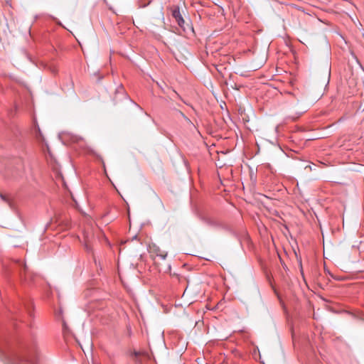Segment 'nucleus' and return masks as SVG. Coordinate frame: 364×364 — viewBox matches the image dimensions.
Returning a JSON list of instances; mask_svg holds the SVG:
<instances>
[{"instance_id": "obj_1", "label": "nucleus", "mask_w": 364, "mask_h": 364, "mask_svg": "<svg viewBox=\"0 0 364 364\" xmlns=\"http://www.w3.org/2000/svg\"><path fill=\"white\" fill-rule=\"evenodd\" d=\"M172 15L175 18L176 21H177L178 24L181 26V27H183V25L184 23V20L180 13V11H179V9L177 8L176 9H174L173 11V13H172Z\"/></svg>"}, {"instance_id": "obj_2", "label": "nucleus", "mask_w": 364, "mask_h": 364, "mask_svg": "<svg viewBox=\"0 0 364 364\" xmlns=\"http://www.w3.org/2000/svg\"><path fill=\"white\" fill-rule=\"evenodd\" d=\"M156 255L158 257H160L161 259H166V257L167 256V252L159 249L157 251Z\"/></svg>"}, {"instance_id": "obj_3", "label": "nucleus", "mask_w": 364, "mask_h": 364, "mask_svg": "<svg viewBox=\"0 0 364 364\" xmlns=\"http://www.w3.org/2000/svg\"><path fill=\"white\" fill-rule=\"evenodd\" d=\"M36 138L38 140H41V141L44 140L42 132L38 127V132L36 133Z\"/></svg>"}, {"instance_id": "obj_4", "label": "nucleus", "mask_w": 364, "mask_h": 364, "mask_svg": "<svg viewBox=\"0 0 364 364\" xmlns=\"http://www.w3.org/2000/svg\"><path fill=\"white\" fill-rule=\"evenodd\" d=\"M0 196L4 201L9 202L5 196H4L3 194H0Z\"/></svg>"}]
</instances>
